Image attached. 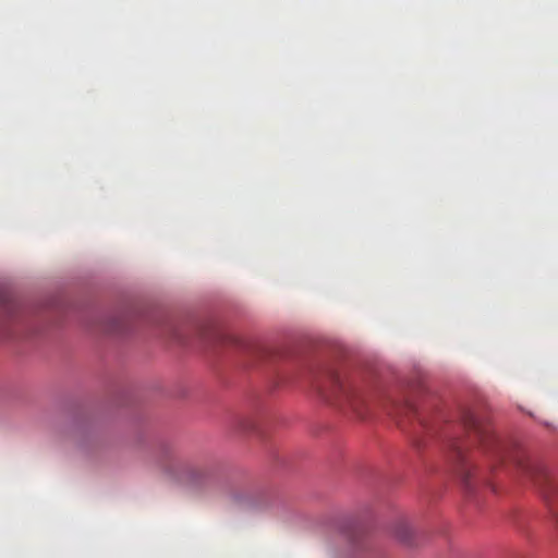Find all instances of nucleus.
Masks as SVG:
<instances>
[{"instance_id":"nucleus-1","label":"nucleus","mask_w":558,"mask_h":558,"mask_svg":"<svg viewBox=\"0 0 558 558\" xmlns=\"http://www.w3.org/2000/svg\"><path fill=\"white\" fill-rule=\"evenodd\" d=\"M323 395L329 402L362 415V407L365 402L362 391L351 380L342 378L339 374H329L328 387Z\"/></svg>"},{"instance_id":"nucleus-2","label":"nucleus","mask_w":558,"mask_h":558,"mask_svg":"<svg viewBox=\"0 0 558 558\" xmlns=\"http://www.w3.org/2000/svg\"><path fill=\"white\" fill-rule=\"evenodd\" d=\"M463 425L470 433L472 441H476L485 452L498 460H504L506 446L496 437L490 425L474 413L468 412L463 415Z\"/></svg>"},{"instance_id":"nucleus-3","label":"nucleus","mask_w":558,"mask_h":558,"mask_svg":"<svg viewBox=\"0 0 558 558\" xmlns=\"http://www.w3.org/2000/svg\"><path fill=\"white\" fill-rule=\"evenodd\" d=\"M180 474L174 475L178 481L194 483L202 475V471L191 464H175Z\"/></svg>"},{"instance_id":"nucleus-4","label":"nucleus","mask_w":558,"mask_h":558,"mask_svg":"<svg viewBox=\"0 0 558 558\" xmlns=\"http://www.w3.org/2000/svg\"><path fill=\"white\" fill-rule=\"evenodd\" d=\"M526 473L529 474V476H531V478L537 485H539V486L548 485L549 488H553L551 478H550L549 474L547 473V471L544 470L543 468H541V466H527L526 468Z\"/></svg>"},{"instance_id":"nucleus-5","label":"nucleus","mask_w":558,"mask_h":558,"mask_svg":"<svg viewBox=\"0 0 558 558\" xmlns=\"http://www.w3.org/2000/svg\"><path fill=\"white\" fill-rule=\"evenodd\" d=\"M392 411L396 416H402V415L415 416V417H417V420L420 421V423L422 425L425 424L424 420L418 416V413H417V410L415 409V407L410 402H403V403L396 404V405H393Z\"/></svg>"},{"instance_id":"nucleus-6","label":"nucleus","mask_w":558,"mask_h":558,"mask_svg":"<svg viewBox=\"0 0 558 558\" xmlns=\"http://www.w3.org/2000/svg\"><path fill=\"white\" fill-rule=\"evenodd\" d=\"M453 451H454V456L456 458L459 460V461H463L464 460V445L462 444H454L453 445Z\"/></svg>"},{"instance_id":"nucleus-7","label":"nucleus","mask_w":558,"mask_h":558,"mask_svg":"<svg viewBox=\"0 0 558 558\" xmlns=\"http://www.w3.org/2000/svg\"><path fill=\"white\" fill-rule=\"evenodd\" d=\"M106 331H108V332H112V333H113V332H118V331H119V328H118V327H116V326H112V327H108V328L106 329Z\"/></svg>"},{"instance_id":"nucleus-8","label":"nucleus","mask_w":558,"mask_h":558,"mask_svg":"<svg viewBox=\"0 0 558 558\" xmlns=\"http://www.w3.org/2000/svg\"><path fill=\"white\" fill-rule=\"evenodd\" d=\"M469 476H470L469 474L463 475V482H464L465 486L469 485Z\"/></svg>"}]
</instances>
